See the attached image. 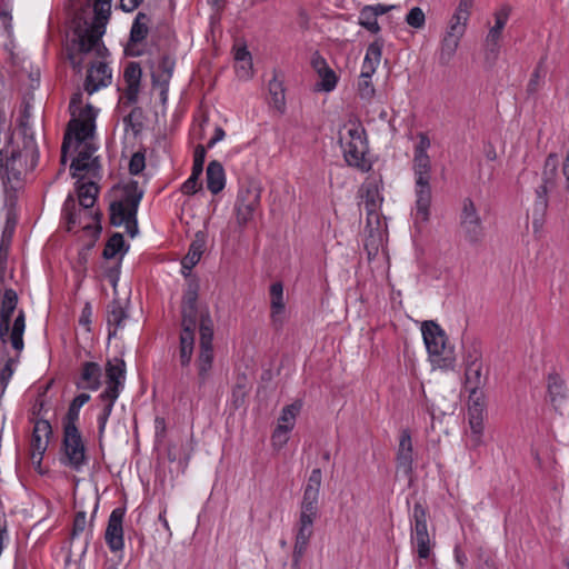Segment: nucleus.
Masks as SVG:
<instances>
[{
  "mask_svg": "<svg viewBox=\"0 0 569 569\" xmlns=\"http://www.w3.org/2000/svg\"><path fill=\"white\" fill-rule=\"evenodd\" d=\"M485 46L487 59L495 60L499 52V40L491 41L490 38L486 37Z\"/></svg>",
  "mask_w": 569,
  "mask_h": 569,
  "instance_id": "nucleus-59",
  "label": "nucleus"
},
{
  "mask_svg": "<svg viewBox=\"0 0 569 569\" xmlns=\"http://www.w3.org/2000/svg\"><path fill=\"white\" fill-rule=\"evenodd\" d=\"M124 246V239L121 233H114L110 237L108 240L104 249H103V257L106 259H112L119 253Z\"/></svg>",
  "mask_w": 569,
  "mask_h": 569,
  "instance_id": "nucleus-40",
  "label": "nucleus"
},
{
  "mask_svg": "<svg viewBox=\"0 0 569 569\" xmlns=\"http://www.w3.org/2000/svg\"><path fill=\"white\" fill-rule=\"evenodd\" d=\"M142 198V191L137 183L126 187L124 196L120 201L110 204V220L113 226L124 224L127 231L134 237L138 232L137 211Z\"/></svg>",
  "mask_w": 569,
  "mask_h": 569,
  "instance_id": "nucleus-8",
  "label": "nucleus"
},
{
  "mask_svg": "<svg viewBox=\"0 0 569 569\" xmlns=\"http://www.w3.org/2000/svg\"><path fill=\"white\" fill-rule=\"evenodd\" d=\"M7 159H6V174L9 177L10 173L17 170L16 162L21 158L22 152L19 150L6 149Z\"/></svg>",
  "mask_w": 569,
  "mask_h": 569,
  "instance_id": "nucleus-51",
  "label": "nucleus"
},
{
  "mask_svg": "<svg viewBox=\"0 0 569 569\" xmlns=\"http://www.w3.org/2000/svg\"><path fill=\"white\" fill-rule=\"evenodd\" d=\"M412 441L408 430H403L397 452V473L408 478L412 471Z\"/></svg>",
  "mask_w": 569,
  "mask_h": 569,
  "instance_id": "nucleus-23",
  "label": "nucleus"
},
{
  "mask_svg": "<svg viewBox=\"0 0 569 569\" xmlns=\"http://www.w3.org/2000/svg\"><path fill=\"white\" fill-rule=\"evenodd\" d=\"M144 156L140 152L132 154L129 162V171L131 174H139L144 169Z\"/></svg>",
  "mask_w": 569,
  "mask_h": 569,
  "instance_id": "nucleus-50",
  "label": "nucleus"
},
{
  "mask_svg": "<svg viewBox=\"0 0 569 569\" xmlns=\"http://www.w3.org/2000/svg\"><path fill=\"white\" fill-rule=\"evenodd\" d=\"M289 431L290 430H287L284 428L278 426L272 435L273 445L279 448L283 447L288 441Z\"/></svg>",
  "mask_w": 569,
  "mask_h": 569,
  "instance_id": "nucleus-54",
  "label": "nucleus"
},
{
  "mask_svg": "<svg viewBox=\"0 0 569 569\" xmlns=\"http://www.w3.org/2000/svg\"><path fill=\"white\" fill-rule=\"evenodd\" d=\"M430 140L426 133H418V143L415 147L413 170L416 177V211L415 223L420 224L429 220L431 203L430 187V158L427 150Z\"/></svg>",
  "mask_w": 569,
  "mask_h": 569,
  "instance_id": "nucleus-4",
  "label": "nucleus"
},
{
  "mask_svg": "<svg viewBox=\"0 0 569 569\" xmlns=\"http://www.w3.org/2000/svg\"><path fill=\"white\" fill-rule=\"evenodd\" d=\"M545 76L546 71L543 70L541 63H539L538 67L535 69L533 73L531 74V78L527 86V91L529 93L537 92L542 83Z\"/></svg>",
  "mask_w": 569,
  "mask_h": 569,
  "instance_id": "nucleus-47",
  "label": "nucleus"
},
{
  "mask_svg": "<svg viewBox=\"0 0 569 569\" xmlns=\"http://www.w3.org/2000/svg\"><path fill=\"white\" fill-rule=\"evenodd\" d=\"M10 236L7 238V232H3L0 243V268L6 263L9 252Z\"/></svg>",
  "mask_w": 569,
  "mask_h": 569,
  "instance_id": "nucleus-60",
  "label": "nucleus"
},
{
  "mask_svg": "<svg viewBox=\"0 0 569 569\" xmlns=\"http://www.w3.org/2000/svg\"><path fill=\"white\" fill-rule=\"evenodd\" d=\"M562 173L566 178V189L569 192V150L566 154V159L562 166Z\"/></svg>",
  "mask_w": 569,
  "mask_h": 569,
  "instance_id": "nucleus-64",
  "label": "nucleus"
},
{
  "mask_svg": "<svg viewBox=\"0 0 569 569\" xmlns=\"http://www.w3.org/2000/svg\"><path fill=\"white\" fill-rule=\"evenodd\" d=\"M194 349V333L181 330L179 338V361L181 367H189L192 360Z\"/></svg>",
  "mask_w": 569,
  "mask_h": 569,
  "instance_id": "nucleus-32",
  "label": "nucleus"
},
{
  "mask_svg": "<svg viewBox=\"0 0 569 569\" xmlns=\"http://www.w3.org/2000/svg\"><path fill=\"white\" fill-rule=\"evenodd\" d=\"M201 174H196L193 171L191 176L182 183L181 191L184 194H193L198 190V180Z\"/></svg>",
  "mask_w": 569,
  "mask_h": 569,
  "instance_id": "nucleus-52",
  "label": "nucleus"
},
{
  "mask_svg": "<svg viewBox=\"0 0 569 569\" xmlns=\"http://www.w3.org/2000/svg\"><path fill=\"white\" fill-rule=\"evenodd\" d=\"M52 433L51 425L47 420H38L34 423L31 437V460L34 465H40L42 456L46 452Z\"/></svg>",
  "mask_w": 569,
  "mask_h": 569,
  "instance_id": "nucleus-22",
  "label": "nucleus"
},
{
  "mask_svg": "<svg viewBox=\"0 0 569 569\" xmlns=\"http://www.w3.org/2000/svg\"><path fill=\"white\" fill-rule=\"evenodd\" d=\"M141 119L142 110L140 108L132 109L123 119L126 129H131L134 133L139 132L142 128Z\"/></svg>",
  "mask_w": 569,
  "mask_h": 569,
  "instance_id": "nucleus-43",
  "label": "nucleus"
},
{
  "mask_svg": "<svg viewBox=\"0 0 569 569\" xmlns=\"http://www.w3.org/2000/svg\"><path fill=\"white\" fill-rule=\"evenodd\" d=\"M126 373V363L122 359L113 358L109 360L106 366L107 388L100 395L101 398L117 399L119 397L120 388L123 385Z\"/></svg>",
  "mask_w": 569,
  "mask_h": 569,
  "instance_id": "nucleus-20",
  "label": "nucleus"
},
{
  "mask_svg": "<svg viewBox=\"0 0 569 569\" xmlns=\"http://www.w3.org/2000/svg\"><path fill=\"white\" fill-rule=\"evenodd\" d=\"M485 409L483 393L469 395L468 419L471 429L470 439L473 447H479L482 442Z\"/></svg>",
  "mask_w": 569,
  "mask_h": 569,
  "instance_id": "nucleus-15",
  "label": "nucleus"
},
{
  "mask_svg": "<svg viewBox=\"0 0 569 569\" xmlns=\"http://www.w3.org/2000/svg\"><path fill=\"white\" fill-rule=\"evenodd\" d=\"M422 337L431 357H438L445 353L447 337L438 323L432 320L425 321L421 326Z\"/></svg>",
  "mask_w": 569,
  "mask_h": 569,
  "instance_id": "nucleus-21",
  "label": "nucleus"
},
{
  "mask_svg": "<svg viewBox=\"0 0 569 569\" xmlns=\"http://www.w3.org/2000/svg\"><path fill=\"white\" fill-rule=\"evenodd\" d=\"M148 23L149 17L143 12H139L132 23L130 31V42L132 44L139 43L146 39L149 30Z\"/></svg>",
  "mask_w": 569,
  "mask_h": 569,
  "instance_id": "nucleus-35",
  "label": "nucleus"
},
{
  "mask_svg": "<svg viewBox=\"0 0 569 569\" xmlns=\"http://www.w3.org/2000/svg\"><path fill=\"white\" fill-rule=\"evenodd\" d=\"M411 545L420 559H428L432 549L427 526V511L421 503H416L411 520Z\"/></svg>",
  "mask_w": 569,
  "mask_h": 569,
  "instance_id": "nucleus-11",
  "label": "nucleus"
},
{
  "mask_svg": "<svg viewBox=\"0 0 569 569\" xmlns=\"http://www.w3.org/2000/svg\"><path fill=\"white\" fill-rule=\"evenodd\" d=\"M111 0H94L92 22L77 14L73 19L72 38L67 46L68 59L73 69L81 71L83 57L94 53L102 57L107 50L101 42L104 27L110 16Z\"/></svg>",
  "mask_w": 569,
  "mask_h": 569,
  "instance_id": "nucleus-3",
  "label": "nucleus"
},
{
  "mask_svg": "<svg viewBox=\"0 0 569 569\" xmlns=\"http://www.w3.org/2000/svg\"><path fill=\"white\" fill-rule=\"evenodd\" d=\"M261 189L258 184L250 182L243 186L238 193L234 204L237 223L246 226L253 219L254 212L260 206Z\"/></svg>",
  "mask_w": 569,
  "mask_h": 569,
  "instance_id": "nucleus-12",
  "label": "nucleus"
},
{
  "mask_svg": "<svg viewBox=\"0 0 569 569\" xmlns=\"http://www.w3.org/2000/svg\"><path fill=\"white\" fill-rule=\"evenodd\" d=\"M406 22L416 29H421L425 26L426 17L419 7L412 8L406 17Z\"/></svg>",
  "mask_w": 569,
  "mask_h": 569,
  "instance_id": "nucleus-46",
  "label": "nucleus"
},
{
  "mask_svg": "<svg viewBox=\"0 0 569 569\" xmlns=\"http://www.w3.org/2000/svg\"><path fill=\"white\" fill-rule=\"evenodd\" d=\"M549 401L555 410L560 411L568 405V395L565 381L556 372L549 373L547 380Z\"/></svg>",
  "mask_w": 569,
  "mask_h": 569,
  "instance_id": "nucleus-25",
  "label": "nucleus"
},
{
  "mask_svg": "<svg viewBox=\"0 0 569 569\" xmlns=\"http://www.w3.org/2000/svg\"><path fill=\"white\" fill-rule=\"evenodd\" d=\"M317 518L300 516L297 523V533L292 552L291 569H300V561L308 548L310 538L313 533V522Z\"/></svg>",
  "mask_w": 569,
  "mask_h": 569,
  "instance_id": "nucleus-18",
  "label": "nucleus"
},
{
  "mask_svg": "<svg viewBox=\"0 0 569 569\" xmlns=\"http://www.w3.org/2000/svg\"><path fill=\"white\" fill-rule=\"evenodd\" d=\"M63 212L67 219L68 230H71L78 223L76 200L68 197L63 204Z\"/></svg>",
  "mask_w": 569,
  "mask_h": 569,
  "instance_id": "nucleus-45",
  "label": "nucleus"
},
{
  "mask_svg": "<svg viewBox=\"0 0 569 569\" xmlns=\"http://www.w3.org/2000/svg\"><path fill=\"white\" fill-rule=\"evenodd\" d=\"M459 229L463 239L471 246L479 244L485 238V226L477 206L470 198L462 200Z\"/></svg>",
  "mask_w": 569,
  "mask_h": 569,
  "instance_id": "nucleus-10",
  "label": "nucleus"
},
{
  "mask_svg": "<svg viewBox=\"0 0 569 569\" xmlns=\"http://www.w3.org/2000/svg\"><path fill=\"white\" fill-rule=\"evenodd\" d=\"M359 193L365 204V210L368 217V224L371 226L373 220L377 224H379L378 210L382 203V197L380 194L377 180H367L365 183H362Z\"/></svg>",
  "mask_w": 569,
  "mask_h": 569,
  "instance_id": "nucleus-19",
  "label": "nucleus"
},
{
  "mask_svg": "<svg viewBox=\"0 0 569 569\" xmlns=\"http://www.w3.org/2000/svg\"><path fill=\"white\" fill-rule=\"evenodd\" d=\"M63 462L77 470L86 463V448L77 427L63 430Z\"/></svg>",
  "mask_w": 569,
  "mask_h": 569,
  "instance_id": "nucleus-14",
  "label": "nucleus"
},
{
  "mask_svg": "<svg viewBox=\"0 0 569 569\" xmlns=\"http://www.w3.org/2000/svg\"><path fill=\"white\" fill-rule=\"evenodd\" d=\"M110 83L111 70L106 63L99 62L98 64H92L88 70L87 79L84 82V90L89 94H92L100 88L107 87Z\"/></svg>",
  "mask_w": 569,
  "mask_h": 569,
  "instance_id": "nucleus-24",
  "label": "nucleus"
},
{
  "mask_svg": "<svg viewBox=\"0 0 569 569\" xmlns=\"http://www.w3.org/2000/svg\"><path fill=\"white\" fill-rule=\"evenodd\" d=\"M318 76L320 78L318 87L321 90L329 92L336 88L337 77L332 69L327 67L323 71H320Z\"/></svg>",
  "mask_w": 569,
  "mask_h": 569,
  "instance_id": "nucleus-42",
  "label": "nucleus"
},
{
  "mask_svg": "<svg viewBox=\"0 0 569 569\" xmlns=\"http://www.w3.org/2000/svg\"><path fill=\"white\" fill-rule=\"evenodd\" d=\"M359 24L372 33H377L380 31L376 13L373 9L369 8L368 6L362 8L360 11Z\"/></svg>",
  "mask_w": 569,
  "mask_h": 569,
  "instance_id": "nucleus-38",
  "label": "nucleus"
},
{
  "mask_svg": "<svg viewBox=\"0 0 569 569\" xmlns=\"http://www.w3.org/2000/svg\"><path fill=\"white\" fill-rule=\"evenodd\" d=\"M465 366L466 389L469 395L482 393L481 389L487 382V372L483 371L481 352L477 347L467 349Z\"/></svg>",
  "mask_w": 569,
  "mask_h": 569,
  "instance_id": "nucleus-13",
  "label": "nucleus"
},
{
  "mask_svg": "<svg viewBox=\"0 0 569 569\" xmlns=\"http://www.w3.org/2000/svg\"><path fill=\"white\" fill-rule=\"evenodd\" d=\"M207 187L217 194L224 188V171L218 161H211L207 168Z\"/></svg>",
  "mask_w": 569,
  "mask_h": 569,
  "instance_id": "nucleus-33",
  "label": "nucleus"
},
{
  "mask_svg": "<svg viewBox=\"0 0 569 569\" xmlns=\"http://www.w3.org/2000/svg\"><path fill=\"white\" fill-rule=\"evenodd\" d=\"M17 305V292L13 289H6L0 302V340L2 343L9 342L19 355L24 347L26 316L23 310H20L13 322H11Z\"/></svg>",
  "mask_w": 569,
  "mask_h": 569,
  "instance_id": "nucleus-5",
  "label": "nucleus"
},
{
  "mask_svg": "<svg viewBox=\"0 0 569 569\" xmlns=\"http://www.w3.org/2000/svg\"><path fill=\"white\" fill-rule=\"evenodd\" d=\"M96 117L97 110L88 104L83 111H80L79 118L69 122L61 147V161L66 162L67 152H77L70 166L72 177H79L82 171L96 172L100 167L99 158L93 156L97 151L93 143Z\"/></svg>",
  "mask_w": 569,
  "mask_h": 569,
  "instance_id": "nucleus-2",
  "label": "nucleus"
},
{
  "mask_svg": "<svg viewBox=\"0 0 569 569\" xmlns=\"http://www.w3.org/2000/svg\"><path fill=\"white\" fill-rule=\"evenodd\" d=\"M103 401H106V405L103 407V410H102V413L99 416L98 418V422H99V431L102 432L104 427H106V423H107V420L109 418V416L111 415V411H112V408H113V403L117 399H112L111 398H101Z\"/></svg>",
  "mask_w": 569,
  "mask_h": 569,
  "instance_id": "nucleus-48",
  "label": "nucleus"
},
{
  "mask_svg": "<svg viewBox=\"0 0 569 569\" xmlns=\"http://www.w3.org/2000/svg\"><path fill=\"white\" fill-rule=\"evenodd\" d=\"M206 247V236L203 232H197L190 244L187 256L182 260L183 269H192L201 258Z\"/></svg>",
  "mask_w": 569,
  "mask_h": 569,
  "instance_id": "nucleus-31",
  "label": "nucleus"
},
{
  "mask_svg": "<svg viewBox=\"0 0 569 569\" xmlns=\"http://www.w3.org/2000/svg\"><path fill=\"white\" fill-rule=\"evenodd\" d=\"M98 192V188L96 183L88 182L79 186L78 188V197L79 203L83 209H90L93 207L96 202V196Z\"/></svg>",
  "mask_w": 569,
  "mask_h": 569,
  "instance_id": "nucleus-36",
  "label": "nucleus"
},
{
  "mask_svg": "<svg viewBox=\"0 0 569 569\" xmlns=\"http://www.w3.org/2000/svg\"><path fill=\"white\" fill-rule=\"evenodd\" d=\"M79 411L80 408L70 405L64 419L63 430H67L69 427H76V421L79 419Z\"/></svg>",
  "mask_w": 569,
  "mask_h": 569,
  "instance_id": "nucleus-56",
  "label": "nucleus"
},
{
  "mask_svg": "<svg viewBox=\"0 0 569 569\" xmlns=\"http://www.w3.org/2000/svg\"><path fill=\"white\" fill-rule=\"evenodd\" d=\"M509 10L502 8L495 13V26L489 30L487 37L490 40H500L502 30L508 21Z\"/></svg>",
  "mask_w": 569,
  "mask_h": 569,
  "instance_id": "nucleus-37",
  "label": "nucleus"
},
{
  "mask_svg": "<svg viewBox=\"0 0 569 569\" xmlns=\"http://www.w3.org/2000/svg\"><path fill=\"white\" fill-rule=\"evenodd\" d=\"M236 71L239 78L248 79L252 73V61H239L236 63Z\"/></svg>",
  "mask_w": 569,
  "mask_h": 569,
  "instance_id": "nucleus-55",
  "label": "nucleus"
},
{
  "mask_svg": "<svg viewBox=\"0 0 569 569\" xmlns=\"http://www.w3.org/2000/svg\"><path fill=\"white\" fill-rule=\"evenodd\" d=\"M300 410V405L292 403L282 409V413L279 418V427L287 430H291L295 426L296 417Z\"/></svg>",
  "mask_w": 569,
  "mask_h": 569,
  "instance_id": "nucleus-39",
  "label": "nucleus"
},
{
  "mask_svg": "<svg viewBox=\"0 0 569 569\" xmlns=\"http://www.w3.org/2000/svg\"><path fill=\"white\" fill-rule=\"evenodd\" d=\"M127 312L119 300H113L107 306V323L109 338L116 337L118 329L122 328Z\"/></svg>",
  "mask_w": 569,
  "mask_h": 569,
  "instance_id": "nucleus-28",
  "label": "nucleus"
},
{
  "mask_svg": "<svg viewBox=\"0 0 569 569\" xmlns=\"http://www.w3.org/2000/svg\"><path fill=\"white\" fill-rule=\"evenodd\" d=\"M126 516L124 508H116L109 516L108 525L104 532V540L110 551L119 552L124 548L123 538V519Z\"/></svg>",
  "mask_w": 569,
  "mask_h": 569,
  "instance_id": "nucleus-17",
  "label": "nucleus"
},
{
  "mask_svg": "<svg viewBox=\"0 0 569 569\" xmlns=\"http://www.w3.org/2000/svg\"><path fill=\"white\" fill-rule=\"evenodd\" d=\"M363 134L365 129L359 124L345 126L339 132V142L348 164L368 171L370 163L365 159L367 142Z\"/></svg>",
  "mask_w": 569,
  "mask_h": 569,
  "instance_id": "nucleus-9",
  "label": "nucleus"
},
{
  "mask_svg": "<svg viewBox=\"0 0 569 569\" xmlns=\"http://www.w3.org/2000/svg\"><path fill=\"white\" fill-rule=\"evenodd\" d=\"M16 363H17V359L10 358L7 361L4 368L1 370V372H0V381H1V383L3 386H6L9 382L10 378L12 377V375H13V366Z\"/></svg>",
  "mask_w": 569,
  "mask_h": 569,
  "instance_id": "nucleus-57",
  "label": "nucleus"
},
{
  "mask_svg": "<svg viewBox=\"0 0 569 569\" xmlns=\"http://www.w3.org/2000/svg\"><path fill=\"white\" fill-rule=\"evenodd\" d=\"M206 158V149L202 146H198L194 150L192 171L196 174H201L203 170V163Z\"/></svg>",
  "mask_w": 569,
  "mask_h": 569,
  "instance_id": "nucleus-49",
  "label": "nucleus"
},
{
  "mask_svg": "<svg viewBox=\"0 0 569 569\" xmlns=\"http://www.w3.org/2000/svg\"><path fill=\"white\" fill-rule=\"evenodd\" d=\"M90 400V395L88 393H80L71 402L73 407L81 408Z\"/></svg>",
  "mask_w": 569,
  "mask_h": 569,
  "instance_id": "nucleus-63",
  "label": "nucleus"
},
{
  "mask_svg": "<svg viewBox=\"0 0 569 569\" xmlns=\"http://www.w3.org/2000/svg\"><path fill=\"white\" fill-rule=\"evenodd\" d=\"M382 47L383 44L380 40H376L369 44L360 73L365 74V78L372 77V74L376 72L381 61Z\"/></svg>",
  "mask_w": 569,
  "mask_h": 569,
  "instance_id": "nucleus-29",
  "label": "nucleus"
},
{
  "mask_svg": "<svg viewBox=\"0 0 569 569\" xmlns=\"http://www.w3.org/2000/svg\"><path fill=\"white\" fill-rule=\"evenodd\" d=\"M311 66L317 73L323 71L327 67H329L326 60L318 53H315L311 58Z\"/></svg>",
  "mask_w": 569,
  "mask_h": 569,
  "instance_id": "nucleus-61",
  "label": "nucleus"
},
{
  "mask_svg": "<svg viewBox=\"0 0 569 569\" xmlns=\"http://www.w3.org/2000/svg\"><path fill=\"white\" fill-rule=\"evenodd\" d=\"M81 97H82V94L80 92H78V93H74L73 97L71 98L69 109H70L72 118L70 121H73L74 119L79 118L80 111H83L88 107V106H86L84 108L80 107Z\"/></svg>",
  "mask_w": 569,
  "mask_h": 569,
  "instance_id": "nucleus-53",
  "label": "nucleus"
},
{
  "mask_svg": "<svg viewBox=\"0 0 569 569\" xmlns=\"http://www.w3.org/2000/svg\"><path fill=\"white\" fill-rule=\"evenodd\" d=\"M321 480V470L319 468L313 469L303 490L300 516L317 518Z\"/></svg>",
  "mask_w": 569,
  "mask_h": 569,
  "instance_id": "nucleus-16",
  "label": "nucleus"
},
{
  "mask_svg": "<svg viewBox=\"0 0 569 569\" xmlns=\"http://www.w3.org/2000/svg\"><path fill=\"white\" fill-rule=\"evenodd\" d=\"M559 159L556 153H550L543 164L541 184L536 189V201L532 210L533 232L541 231L545 216L548 209V194L557 187Z\"/></svg>",
  "mask_w": 569,
  "mask_h": 569,
  "instance_id": "nucleus-7",
  "label": "nucleus"
},
{
  "mask_svg": "<svg viewBox=\"0 0 569 569\" xmlns=\"http://www.w3.org/2000/svg\"><path fill=\"white\" fill-rule=\"evenodd\" d=\"M375 87L371 82V77L365 78V74H360L358 81V93L361 99L370 101L375 96Z\"/></svg>",
  "mask_w": 569,
  "mask_h": 569,
  "instance_id": "nucleus-44",
  "label": "nucleus"
},
{
  "mask_svg": "<svg viewBox=\"0 0 569 569\" xmlns=\"http://www.w3.org/2000/svg\"><path fill=\"white\" fill-rule=\"evenodd\" d=\"M269 93L274 108L281 109L284 106V91L282 83L276 78L269 82Z\"/></svg>",
  "mask_w": 569,
  "mask_h": 569,
  "instance_id": "nucleus-41",
  "label": "nucleus"
},
{
  "mask_svg": "<svg viewBox=\"0 0 569 569\" xmlns=\"http://www.w3.org/2000/svg\"><path fill=\"white\" fill-rule=\"evenodd\" d=\"M199 284L188 283L181 303V330L200 331L199 352L196 359L197 388L201 392L212 380L214 351L212 347L213 321L209 309L198 302Z\"/></svg>",
  "mask_w": 569,
  "mask_h": 569,
  "instance_id": "nucleus-1",
  "label": "nucleus"
},
{
  "mask_svg": "<svg viewBox=\"0 0 569 569\" xmlns=\"http://www.w3.org/2000/svg\"><path fill=\"white\" fill-rule=\"evenodd\" d=\"M127 83L126 97L129 102H136L139 93L141 68L136 62H130L123 73Z\"/></svg>",
  "mask_w": 569,
  "mask_h": 569,
  "instance_id": "nucleus-27",
  "label": "nucleus"
},
{
  "mask_svg": "<svg viewBox=\"0 0 569 569\" xmlns=\"http://www.w3.org/2000/svg\"><path fill=\"white\" fill-rule=\"evenodd\" d=\"M101 368L96 362H86L77 381L78 389L97 390L100 387Z\"/></svg>",
  "mask_w": 569,
  "mask_h": 569,
  "instance_id": "nucleus-26",
  "label": "nucleus"
},
{
  "mask_svg": "<svg viewBox=\"0 0 569 569\" xmlns=\"http://www.w3.org/2000/svg\"><path fill=\"white\" fill-rule=\"evenodd\" d=\"M86 525H87L86 512L84 511L77 512V515L74 517V521H73L72 536H77V535L83 532Z\"/></svg>",
  "mask_w": 569,
  "mask_h": 569,
  "instance_id": "nucleus-58",
  "label": "nucleus"
},
{
  "mask_svg": "<svg viewBox=\"0 0 569 569\" xmlns=\"http://www.w3.org/2000/svg\"><path fill=\"white\" fill-rule=\"evenodd\" d=\"M473 0H460L449 19L440 41L439 61L448 64L455 57L460 41L466 33Z\"/></svg>",
  "mask_w": 569,
  "mask_h": 569,
  "instance_id": "nucleus-6",
  "label": "nucleus"
},
{
  "mask_svg": "<svg viewBox=\"0 0 569 569\" xmlns=\"http://www.w3.org/2000/svg\"><path fill=\"white\" fill-rule=\"evenodd\" d=\"M143 0H120L123 11L131 12L137 9Z\"/></svg>",
  "mask_w": 569,
  "mask_h": 569,
  "instance_id": "nucleus-62",
  "label": "nucleus"
},
{
  "mask_svg": "<svg viewBox=\"0 0 569 569\" xmlns=\"http://www.w3.org/2000/svg\"><path fill=\"white\" fill-rule=\"evenodd\" d=\"M284 307L283 286L281 282H274L270 286V308L273 322H282Z\"/></svg>",
  "mask_w": 569,
  "mask_h": 569,
  "instance_id": "nucleus-30",
  "label": "nucleus"
},
{
  "mask_svg": "<svg viewBox=\"0 0 569 569\" xmlns=\"http://www.w3.org/2000/svg\"><path fill=\"white\" fill-rule=\"evenodd\" d=\"M174 60L170 57H163L157 68L152 71V80L164 90L172 77Z\"/></svg>",
  "mask_w": 569,
  "mask_h": 569,
  "instance_id": "nucleus-34",
  "label": "nucleus"
}]
</instances>
